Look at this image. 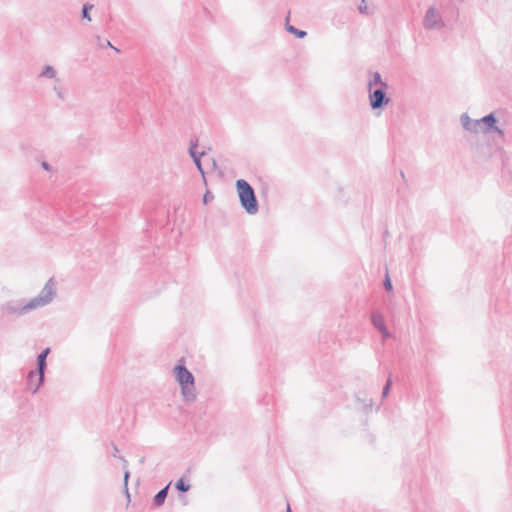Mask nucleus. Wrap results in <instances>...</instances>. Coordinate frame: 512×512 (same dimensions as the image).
<instances>
[{"label": "nucleus", "mask_w": 512, "mask_h": 512, "mask_svg": "<svg viewBox=\"0 0 512 512\" xmlns=\"http://www.w3.org/2000/svg\"><path fill=\"white\" fill-rule=\"evenodd\" d=\"M379 332L382 334V337L384 339H387L391 336L390 332L388 331V329L385 327L384 330H379Z\"/></svg>", "instance_id": "obj_24"}, {"label": "nucleus", "mask_w": 512, "mask_h": 512, "mask_svg": "<svg viewBox=\"0 0 512 512\" xmlns=\"http://www.w3.org/2000/svg\"><path fill=\"white\" fill-rule=\"evenodd\" d=\"M124 490H125V494H126L127 500L129 502L130 501V493H129V490H128V486H124Z\"/></svg>", "instance_id": "obj_29"}, {"label": "nucleus", "mask_w": 512, "mask_h": 512, "mask_svg": "<svg viewBox=\"0 0 512 512\" xmlns=\"http://www.w3.org/2000/svg\"><path fill=\"white\" fill-rule=\"evenodd\" d=\"M213 199H214V195L209 190H207L203 196V203L208 204Z\"/></svg>", "instance_id": "obj_22"}, {"label": "nucleus", "mask_w": 512, "mask_h": 512, "mask_svg": "<svg viewBox=\"0 0 512 512\" xmlns=\"http://www.w3.org/2000/svg\"><path fill=\"white\" fill-rule=\"evenodd\" d=\"M98 45L101 48H105V40H102L99 36H97Z\"/></svg>", "instance_id": "obj_26"}, {"label": "nucleus", "mask_w": 512, "mask_h": 512, "mask_svg": "<svg viewBox=\"0 0 512 512\" xmlns=\"http://www.w3.org/2000/svg\"><path fill=\"white\" fill-rule=\"evenodd\" d=\"M236 189L242 208L250 215L256 214L259 205L253 187L246 180L238 179Z\"/></svg>", "instance_id": "obj_2"}, {"label": "nucleus", "mask_w": 512, "mask_h": 512, "mask_svg": "<svg viewBox=\"0 0 512 512\" xmlns=\"http://www.w3.org/2000/svg\"><path fill=\"white\" fill-rule=\"evenodd\" d=\"M371 322L378 331L384 330V328L386 327L384 317L379 312H373L371 314Z\"/></svg>", "instance_id": "obj_13"}, {"label": "nucleus", "mask_w": 512, "mask_h": 512, "mask_svg": "<svg viewBox=\"0 0 512 512\" xmlns=\"http://www.w3.org/2000/svg\"><path fill=\"white\" fill-rule=\"evenodd\" d=\"M197 146H198V140H191L190 141V147L188 149L190 157L193 159V162L195 166L197 167V170L201 173L203 178L205 179V172L202 167L201 158L205 155V152H197Z\"/></svg>", "instance_id": "obj_9"}, {"label": "nucleus", "mask_w": 512, "mask_h": 512, "mask_svg": "<svg viewBox=\"0 0 512 512\" xmlns=\"http://www.w3.org/2000/svg\"><path fill=\"white\" fill-rule=\"evenodd\" d=\"M169 487H170V483L168 485H166L164 488H162L161 490H159L156 493V495L153 497V505L155 507H160L164 504V502L167 498V495H168Z\"/></svg>", "instance_id": "obj_12"}, {"label": "nucleus", "mask_w": 512, "mask_h": 512, "mask_svg": "<svg viewBox=\"0 0 512 512\" xmlns=\"http://www.w3.org/2000/svg\"><path fill=\"white\" fill-rule=\"evenodd\" d=\"M401 177H402V178H404V177H405V175H404V172H403V171H401Z\"/></svg>", "instance_id": "obj_33"}, {"label": "nucleus", "mask_w": 512, "mask_h": 512, "mask_svg": "<svg viewBox=\"0 0 512 512\" xmlns=\"http://www.w3.org/2000/svg\"><path fill=\"white\" fill-rule=\"evenodd\" d=\"M93 9V5L90 3H85L82 8V18L91 21L90 11Z\"/></svg>", "instance_id": "obj_16"}, {"label": "nucleus", "mask_w": 512, "mask_h": 512, "mask_svg": "<svg viewBox=\"0 0 512 512\" xmlns=\"http://www.w3.org/2000/svg\"><path fill=\"white\" fill-rule=\"evenodd\" d=\"M57 294V287L54 278H50L40 291V293L29 300L33 310L50 304Z\"/></svg>", "instance_id": "obj_4"}, {"label": "nucleus", "mask_w": 512, "mask_h": 512, "mask_svg": "<svg viewBox=\"0 0 512 512\" xmlns=\"http://www.w3.org/2000/svg\"><path fill=\"white\" fill-rule=\"evenodd\" d=\"M297 38H304L307 34H294Z\"/></svg>", "instance_id": "obj_30"}, {"label": "nucleus", "mask_w": 512, "mask_h": 512, "mask_svg": "<svg viewBox=\"0 0 512 512\" xmlns=\"http://www.w3.org/2000/svg\"><path fill=\"white\" fill-rule=\"evenodd\" d=\"M387 89L384 87L368 89L369 104L372 110L383 109L389 104L391 99L387 95Z\"/></svg>", "instance_id": "obj_6"}, {"label": "nucleus", "mask_w": 512, "mask_h": 512, "mask_svg": "<svg viewBox=\"0 0 512 512\" xmlns=\"http://www.w3.org/2000/svg\"><path fill=\"white\" fill-rule=\"evenodd\" d=\"M40 77L49 78V79H55L56 78V70L51 65H46L41 73Z\"/></svg>", "instance_id": "obj_14"}, {"label": "nucleus", "mask_w": 512, "mask_h": 512, "mask_svg": "<svg viewBox=\"0 0 512 512\" xmlns=\"http://www.w3.org/2000/svg\"><path fill=\"white\" fill-rule=\"evenodd\" d=\"M383 285H384L385 290H387V291H391L393 289V285H392L391 279L388 274H386Z\"/></svg>", "instance_id": "obj_21"}, {"label": "nucleus", "mask_w": 512, "mask_h": 512, "mask_svg": "<svg viewBox=\"0 0 512 512\" xmlns=\"http://www.w3.org/2000/svg\"><path fill=\"white\" fill-rule=\"evenodd\" d=\"M480 120L483 133L496 132L500 136H504V131L496 126L497 119L493 112L485 115Z\"/></svg>", "instance_id": "obj_8"}, {"label": "nucleus", "mask_w": 512, "mask_h": 512, "mask_svg": "<svg viewBox=\"0 0 512 512\" xmlns=\"http://www.w3.org/2000/svg\"><path fill=\"white\" fill-rule=\"evenodd\" d=\"M358 11L361 14L369 15L372 13V10L365 4V0L361 1V4L358 5Z\"/></svg>", "instance_id": "obj_19"}, {"label": "nucleus", "mask_w": 512, "mask_h": 512, "mask_svg": "<svg viewBox=\"0 0 512 512\" xmlns=\"http://www.w3.org/2000/svg\"><path fill=\"white\" fill-rule=\"evenodd\" d=\"M423 25L428 30H439L443 27L440 12L435 7H430L426 11Z\"/></svg>", "instance_id": "obj_7"}, {"label": "nucleus", "mask_w": 512, "mask_h": 512, "mask_svg": "<svg viewBox=\"0 0 512 512\" xmlns=\"http://www.w3.org/2000/svg\"><path fill=\"white\" fill-rule=\"evenodd\" d=\"M175 488L182 493L188 492L191 488L190 484L186 483L183 478H180L175 483Z\"/></svg>", "instance_id": "obj_15"}, {"label": "nucleus", "mask_w": 512, "mask_h": 512, "mask_svg": "<svg viewBox=\"0 0 512 512\" xmlns=\"http://www.w3.org/2000/svg\"><path fill=\"white\" fill-rule=\"evenodd\" d=\"M0 309L3 313L7 315H14L18 317L24 316L33 311V308L29 300H26L24 298L6 301L0 306Z\"/></svg>", "instance_id": "obj_5"}, {"label": "nucleus", "mask_w": 512, "mask_h": 512, "mask_svg": "<svg viewBox=\"0 0 512 512\" xmlns=\"http://www.w3.org/2000/svg\"><path fill=\"white\" fill-rule=\"evenodd\" d=\"M111 446H112V448H113V456H114V457H118V456H117V453H118V451H119V450H118V447H117L114 443H112V444H111Z\"/></svg>", "instance_id": "obj_28"}, {"label": "nucleus", "mask_w": 512, "mask_h": 512, "mask_svg": "<svg viewBox=\"0 0 512 512\" xmlns=\"http://www.w3.org/2000/svg\"><path fill=\"white\" fill-rule=\"evenodd\" d=\"M175 378L180 384L181 392L185 400L192 401L195 399V385L193 374L182 364L174 367Z\"/></svg>", "instance_id": "obj_3"}, {"label": "nucleus", "mask_w": 512, "mask_h": 512, "mask_svg": "<svg viewBox=\"0 0 512 512\" xmlns=\"http://www.w3.org/2000/svg\"><path fill=\"white\" fill-rule=\"evenodd\" d=\"M286 29H287V32H303L302 30H299V29H297V28H295L294 26H291V25H287Z\"/></svg>", "instance_id": "obj_25"}, {"label": "nucleus", "mask_w": 512, "mask_h": 512, "mask_svg": "<svg viewBox=\"0 0 512 512\" xmlns=\"http://www.w3.org/2000/svg\"><path fill=\"white\" fill-rule=\"evenodd\" d=\"M286 512H291V508H290V505H289V504H287V510H286Z\"/></svg>", "instance_id": "obj_31"}, {"label": "nucleus", "mask_w": 512, "mask_h": 512, "mask_svg": "<svg viewBox=\"0 0 512 512\" xmlns=\"http://www.w3.org/2000/svg\"><path fill=\"white\" fill-rule=\"evenodd\" d=\"M106 47H111V48L115 49L117 52H119V50H118L117 48H115V47L111 44V42H110L109 40H107V39H105V48H106Z\"/></svg>", "instance_id": "obj_27"}, {"label": "nucleus", "mask_w": 512, "mask_h": 512, "mask_svg": "<svg viewBox=\"0 0 512 512\" xmlns=\"http://www.w3.org/2000/svg\"><path fill=\"white\" fill-rule=\"evenodd\" d=\"M384 87L389 88L388 83L383 81L381 74L378 71L368 72L367 89Z\"/></svg>", "instance_id": "obj_11"}, {"label": "nucleus", "mask_w": 512, "mask_h": 512, "mask_svg": "<svg viewBox=\"0 0 512 512\" xmlns=\"http://www.w3.org/2000/svg\"><path fill=\"white\" fill-rule=\"evenodd\" d=\"M118 458L122 461L123 468L125 469V471H124V486H128V480H129V477H130V472L127 470L128 462L122 456H119Z\"/></svg>", "instance_id": "obj_17"}, {"label": "nucleus", "mask_w": 512, "mask_h": 512, "mask_svg": "<svg viewBox=\"0 0 512 512\" xmlns=\"http://www.w3.org/2000/svg\"><path fill=\"white\" fill-rule=\"evenodd\" d=\"M463 128L472 133H479L482 131L480 120H472L467 113H463L460 117Z\"/></svg>", "instance_id": "obj_10"}, {"label": "nucleus", "mask_w": 512, "mask_h": 512, "mask_svg": "<svg viewBox=\"0 0 512 512\" xmlns=\"http://www.w3.org/2000/svg\"><path fill=\"white\" fill-rule=\"evenodd\" d=\"M391 386H392V379H391V374L389 375L384 387H383V390H382V397L383 398H386L390 392V389H391Z\"/></svg>", "instance_id": "obj_18"}, {"label": "nucleus", "mask_w": 512, "mask_h": 512, "mask_svg": "<svg viewBox=\"0 0 512 512\" xmlns=\"http://www.w3.org/2000/svg\"><path fill=\"white\" fill-rule=\"evenodd\" d=\"M37 383V378L33 379V386H35Z\"/></svg>", "instance_id": "obj_32"}, {"label": "nucleus", "mask_w": 512, "mask_h": 512, "mask_svg": "<svg viewBox=\"0 0 512 512\" xmlns=\"http://www.w3.org/2000/svg\"><path fill=\"white\" fill-rule=\"evenodd\" d=\"M41 167H42L45 171H48V172H51V171H52V166H51L47 161H42V162H41Z\"/></svg>", "instance_id": "obj_23"}, {"label": "nucleus", "mask_w": 512, "mask_h": 512, "mask_svg": "<svg viewBox=\"0 0 512 512\" xmlns=\"http://www.w3.org/2000/svg\"><path fill=\"white\" fill-rule=\"evenodd\" d=\"M49 347L43 349L37 356L36 369L30 370L27 374L26 389L32 394H36L45 381V372L47 369V357L50 354Z\"/></svg>", "instance_id": "obj_1"}, {"label": "nucleus", "mask_w": 512, "mask_h": 512, "mask_svg": "<svg viewBox=\"0 0 512 512\" xmlns=\"http://www.w3.org/2000/svg\"><path fill=\"white\" fill-rule=\"evenodd\" d=\"M53 90L60 100H65V92L61 87H59L58 85H54Z\"/></svg>", "instance_id": "obj_20"}]
</instances>
